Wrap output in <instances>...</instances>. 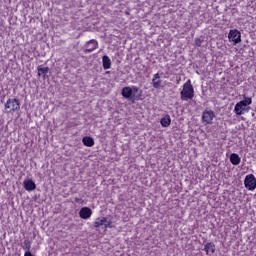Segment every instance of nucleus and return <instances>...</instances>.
<instances>
[{
    "instance_id": "obj_14",
    "label": "nucleus",
    "mask_w": 256,
    "mask_h": 256,
    "mask_svg": "<svg viewBox=\"0 0 256 256\" xmlns=\"http://www.w3.org/2000/svg\"><path fill=\"white\" fill-rule=\"evenodd\" d=\"M37 71H38V77H42L43 79H45L47 76V73H49V67H43V65H39L37 67Z\"/></svg>"
},
{
    "instance_id": "obj_8",
    "label": "nucleus",
    "mask_w": 256,
    "mask_h": 256,
    "mask_svg": "<svg viewBox=\"0 0 256 256\" xmlns=\"http://www.w3.org/2000/svg\"><path fill=\"white\" fill-rule=\"evenodd\" d=\"M213 119H215V112H213V110H205L202 113V121L206 125H211L213 123Z\"/></svg>"
},
{
    "instance_id": "obj_16",
    "label": "nucleus",
    "mask_w": 256,
    "mask_h": 256,
    "mask_svg": "<svg viewBox=\"0 0 256 256\" xmlns=\"http://www.w3.org/2000/svg\"><path fill=\"white\" fill-rule=\"evenodd\" d=\"M230 163H232V165H239L241 163V157L239 156V154L232 153L230 155Z\"/></svg>"
},
{
    "instance_id": "obj_10",
    "label": "nucleus",
    "mask_w": 256,
    "mask_h": 256,
    "mask_svg": "<svg viewBox=\"0 0 256 256\" xmlns=\"http://www.w3.org/2000/svg\"><path fill=\"white\" fill-rule=\"evenodd\" d=\"M91 215H93V210L89 207H82L79 211L80 219H90Z\"/></svg>"
},
{
    "instance_id": "obj_9",
    "label": "nucleus",
    "mask_w": 256,
    "mask_h": 256,
    "mask_svg": "<svg viewBox=\"0 0 256 256\" xmlns=\"http://www.w3.org/2000/svg\"><path fill=\"white\" fill-rule=\"evenodd\" d=\"M97 47H99V42H97V40H95V39H92L86 43L85 52L93 53V51H95V49H97Z\"/></svg>"
},
{
    "instance_id": "obj_15",
    "label": "nucleus",
    "mask_w": 256,
    "mask_h": 256,
    "mask_svg": "<svg viewBox=\"0 0 256 256\" xmlns=\"http://www.w3.org/2000/svg\"><path fill=\"white\" fill-rule=\"evenodd\" d=\"M82 143L85 147H93L95 140L91 136H85L82 139Z\"/></svg>"
},
{
    "instance_id": "obj_19",
    "label": "nucleus",
    "mask_w": 256,
    "mask_h": 256,
    "mask_svg": "<svg viewBox=\"0 0 256 256\" xmlns=\"http://www.w3.org/2000/svg\"><path fill=\"white\" fill-rule=\"evenodd\" d=\"M22 249H24V251H31V242L24 241V246H22Z\"/></svg>"
},
{
    "instance_id": "obj_11",
    "label": "nucleus",
    "mask_w": 256,
    "mask_h": 256,
    "mask_svg": "<svg viewBox=\"0 0 256 256\" xmlns=\"http://www.w3.org/2000/svg\"><path fill=\"white\" fill-rule=\"evenodd\" d=\"M162 84L163 80H161V75L159 73L154 74L152 78V86L154 89H161Z\"/></svg>"
},
{
    "instance_id": "obj_20",
    "label": "nucleus",
    "mask_w": 256,
    "mask_h": 256,
    "mask_svg": "<svg viewBox=\"0 0 256 256\" xmlns=\"http://www.w3.org/2000/svg\"><path fill=\"white\" fill-rule=\"evenodd\" d=\"M176 83H177V85H179V83H181V77L177 78Z\"/></svg>"
},
{
    "instance_id": "obj_4",
    "label": "nucleus",
    "mask_w": 256,
    "mask_h": 256,
    "mask_svg": "<svg viewBox=\"0 0 256 256\" xmlns=\"http://www.w3.org/2000/svg\"><path fill=\"white\" fill-rule=\"evenodd\" d=\"M251 103H253V99H251V97H246L244 100L236 103L234 107L235 115H243L245 111H247L248 105H251Z\"/></svg>"
},
{
    "instance_id": "obj_2",
    "label": "nucleus",
    "mask_w": 256,
    "mask_h": 256,
    "mask_svg": "<svg viewBox=\"0 0 256 256\" xmlns=\"http://www.w3.org/2000/svg\"><path fill=\"white\" fill-rule=\"evenodd\" d=\"M142 91L139 90V87L134 86L133 88L126 86L122 89V97L124 99H132L134 101H139L141 99Z\"/></svg>"
},
{
    "instance_id": "obj_1",
    "label": "nucleus",
    "mask_w": 256,
    "mask_h": 256,
    "mask_svg": "<svg viewBox=\"0 0 256 256\" xmlns=\"http://www.w3.org/2000/svg\"><path fill=\"white\" fill-rule=\"evenodd\" d=\"M195 97V88H193V84L191 83V79H188L183 84V89L180 92V99L182 101H193Z\"/></svg>"
},
{
    "instance_id": "obj_5",
    "label": "nucleus",
    "mask_w": 256,
    "mask_h": 256,
    "mask_svg": "<svg viewBox=\"0 0 256 256\" xmlns=\"http://www.w3.org/2000/svg\"><path fill=\"white\" fill-rule=\"evenodd\" d=\"M112 223L113 222H111V220H107V217H98L94 221L93 226L96 229V231H99V229H101V227L103 226L105 228V231H107V229H111L113 227L111 225Z\"/></svg>"
},
{
    "instance_id": "obj_7",
    "label": "nucleus",
    "mask_w": 256,
    "mask_h": 256,
    "mask_svg": "<svg viewBox=\"0 0 256 256\" xmlns=\"http://www.w3.org/2000/svg\"><path fill=\"white\" fill-rule=\"evenodd\" d=\"M228 39L230 43H233V45L241 43V32H239V30L237 29L230 30L228 34Z\"/></svg>"
},
{
    "instance_id": "obj_3",
    "label": "nucleus",
    "mask_w": 256,
    "mask_h": 256,
    "mask_svg": "<svg viewBox=\"0 0 256 256\" xmlns=\"http://www.w3.org/2000/svg\"><path fill=\"white\" fill-rule=\"evenodd\" d=\"M21 110V102L17 98H9L4 104V111L6 113H17Z\"/></svg>"
},
{
    "instance_id": "obj_18",
    "label": "nucleus",
    "mask_w": 256,
    "mask_h": 256,
    "mask_svg": "<svg viewBox=\"0 0 256 256\" xmlns=\"http://www.w3.org/2000/svg\"><path fill=\"white\" fill-rule=\"evenodd\" d=\"M160 123L162 127H169V125H171V116H169V114H166L164 117L161 118Z\"/></svg>"
},
{
    "instance_id": "obj_13",
    "label": "nucleus",
    "mask_w": 256,
    "mask_h": 256,
    "mask_svg": "<svg viewBox=\"0 0 256 256\" xmlns=\"http://www.w3.org/2000/svg\"><path fill=\"white\" fill-rule=\"evenodd\" d=\"M204 251L206 252V255H213L215 253V243L207 242L204 245Z\"/></svg>"
},
{
    "instance_id": "obj_6",
    "label": "nucleus",
    "mask_w": 256,
    "mask_h": 256,
    "mask_svg": "<svg viewBox=\"0 0 256 256\" xmlns=\"http://www.w3.org/2000/svg\"><path fill=\"white\" fill-rule=\"evenodd\" d=\"M244 186L248 191H255L256 189V178L253 174L246 175L244 179Z\"/></svg>"
},
{
    "instance_id": "obj_17",
    "label": "nucleus",
    "mask_w": 256,
    "mask_h": 256,
    "mask_svg": "<svg viewBox=\"0 0 256 256\" xmlns=\"http://www.w3.org/2000/svg\"><path fill=\"white\" fill-rule=\"evenodd\" d=\"M102 67L105 70L111 69V58H109V56L102 57Z\"/></svg>"
},
{
    "instance_id": "obj_12",
    "label": "nucleus",
    "mask_w": 256,
    "mask_h": 256,
    "mask_svg": "<svg viewBox=\"0 0 256 256\" xmlns=\"http://www.w3.org/2000/svg\"><path fill=\"white\" fill-rule=\"evenodd\" d=\"M23 185L25 191H35V189H37V185H35V182L31 179L24 180Z\"/></svg>"
}]
</instances>
